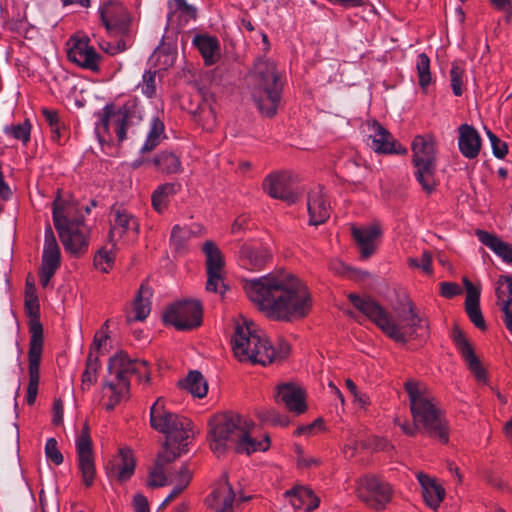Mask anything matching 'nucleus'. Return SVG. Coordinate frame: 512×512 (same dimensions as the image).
I'll return each mask as SVG.
<instances>
[{
	"label": "nucleus",
	"mask_w": 512,
	"mask_h": 512,
	"mask_svg": "<svg viewBox=\"0 0 512 512\" xmlns=\"http://www.w3.org/2000/svg\"><path fill=\"white\" fill-rule=\"evenodd\" d=\"M244 290L259 311L274 321L302 319L312 306L306 286L287 273L246 280Z\"/></svg>",
	"instance_id": "1"
},
{
	"label": "nucleus",
	"mask_w": 512,
	"mask_h": 512,
	"mask_svg": "<svg viewBox=\"0 0 512 512\" xmlns=\"http://www.w3.org/2000/svg\"><path fill=\"white\" fill-rule=\"evenodd\" d=\"M110 127H113L119 142L129 136L143 134L145 141L139 147L143 155L154 150L164 134V123L158 117H153L148 124L143 123L141 109L134 100L126 102L118 110H114L112 105L104 107L96 131L101 135V130L108 132Z\"/></svg>",
	"instance_id": "2"
},
{
	"label": "nucleus",
	"mask_w": 512,
	"mask_h": 512,
	"mask_svg": "<svg viewBox=\"0 0 512 512\" xmlns=\"http://www.w3.org/2000/svg\"><path fill=\"white\" fill-rule=\"evenodd\" d=\"M253 423L243 415L226 412L209 421L210 447L217 456L232 448L236 453L250 455L269 448V438L257 441L250 435Z\"/></svg>",
	"instance_id": "3"
},
{
	"label": "nucleus",
	"mask_w": 512,
	"mask_h": 512,
	"mask_svg": "<svg viewBox=\"0 0 512 512\" xmlns=\"http://www.w3.org/2000/svg\"><path fill=\"white\" fill-rule=\"evenodd\" d=\"M348 298L357 310L375 323L387 336L397 342H406V329H409L410 335H413L417 328H422V318L416 312V307L410 299L403 300L400 306L395 308L400 322L398 324L373 298L369 296L360 297L354 293H350Z\"/></svg>",
	"instance_id": "4"
},
{
	"label": "nucleus",
	"mask_w": 512,
	"mask_h": 512,
	"mask_svg": "<svg viewBox=\"0 0 512 512\" xmlns=\"http://www.w3.org/2000/svg\"><path fill=\"white\" fill-rule=\"evenodd\" d=\"M247 80L259 112L266 117H273L284 86L282 72L277 64L269 58L258 57L249 69Z\"/></svg>",
	"instance_id": "5"
},
{
	"label": "nucleus",
	"mask_w": 512,
	"mask_h": 512,
	"mask_svg": "<svg viewBox=\"0 0 512 512\" xmlns=\"http://www.w3.org/2000/svg\"><path fill=\"white\" fill-rule=\"evenodd\" d=\"M408 394L413 421L420 425L432 437L448 442L447 423L441 410L436 406L435 397L426 384L408 380L404 384Z\"/></svg>",
	"instance_id": "6"
},
{
	"label": "nucleus",
	"mask_w": 512,
	"mask_h": 512,
	"mask_svg": "<svg viewBox=\"0 0 512 512\" xmlns=\"http://www.w3.org/2000/svg\"><path fill=\"white\" fill-rule=\"evenodd\" d=\"M231 344L234 356L241 362L265 366L272 363L277 356L283 358L286 355V352L277 354L266 335L257 330L252 322L236 324Z\"/></svg>",
	"instance_id": "7"
},
{
	"label": "nucleus",
	"mask_w": 512,
	"mask_h": 512,
	"mask_svg": "<svg viewBox=\"0 0 512 512\" xmlns=\"http://www.w3.org/2000/svg\"><path fill=\"white\" fill-rule=\"evenodd\" d=\"M53 222L66 251L75 255L86 251L90 229L73 203L58 197L53 203Z\"/></svg>",
	"instance_id": "8"
},
{
	"label": "nucleus",
	"mask_w": 512,
	"mask_h": 512,
	"mask_svg": "<svg viewBox=\"0 0 512 512\" xmlns=\"http://www.w3.org/2000/svg\"><path fill=\"white\" fill-rule=\"evenodd\" d=\"M150 425L157 432L169 436L178 443H182L193 434L191 421L167 410L163 397L157 398L150 408Z\"/></svg>",
	"instance_id": "9"
},
{
	"label": "nucleus",
	"mask_w": 512,
	"mask_h": 512,
	"mask_svg": "<svg viewBox=\"0 0 512 512\" xmlns=\"http://www.w3.org/2000/svg\"><path fill=\"white\" fill-rule=\"evenodd\" d=\"M108 371L110 374L115 375L118 386H123L127 392H129L130 389V381L128 378L130 374H135L139 380L144 378L147 382L150 381L148 363L145 360L131 359L123 351L109 359Z\"/></svg>",
	"instance_id": "10"
},
{
	"label": "nucleus",
	"mask_w": 512,
	"mask_h": 512,
	"mask_svg": "<svg viewBox=\"0 0 512 512\" xmlns=\"http://www.w3.org/2000/svg\"><path fill=\"white\" fill-rule=\"evenodd\" d=\"M357 497L375 510L384 509L391 500L392 490L387 482L374 475H364L356 481Z\"/></svg>",
	"instance_id": "11"
},
{
	"label": "nucleus",
	"mask_w": 512,
	"mask_h": 512,
	"mask_svg": "<svg viewBox=\"0 0 512 512\" xmlns=\"http://www.w3.org/2000/svg\"><path fill=\"white\" fill-rule=\"evenodd\" d=\"M163 317L178 330H190L201 324L202 308L196 300H184L169 306Z\"/></svg>",
	"instance_id": "12"
},
{
	"label": "nucleus",
	"mask_w": 512,
	"mask_h": 512,
	"mask_svg": "<svg viewBox=\"0 0 512 512\" xmlns=\"http://www.w3.org/2000/svg\"><path fill=\"white\" fill-rule=\"evenodd\" d=\"M202 251L206 258L207 283L206 290L209 292L223 293L225 289L223 283L224 258L220 249L213 241H206L202 246Z\"/></svg>",
	"instance_id": "13"
},
{
	"label": "nucleus",
	"mask_w": 512,
	"mask_h": 512,
	"mask_svg": "<svg viewBox=\"0 0 512 512\" xmlns=\"http://www.w3.org/2000/svg\"><path fill=\"white\" fill-rule=\"evenodd\" d=\"M298 177L288 171L274 172L268 175L263 182V189L273 198L281 199L287 203H294L297 196L294 184Z\"/></svg>",
	"instance_id": "14"
},
{
	"label": "nucleus",
	"mask_w": 512,
	"mask_h": 512,
	"mask_svg": "<svg viewBox=\"0 0 512 512\" xmlns=\"http://www.w3.org/2000/svg\"><path fill=\"white\" fill-rule=\"evenodd\" d=\"M101 22L110 34L126 35L129 31V16L118 2L109 1L99 9Z\"/></svg>",
	"instance_id": "15"
},
{
	"label": "nucleus",
	"mask_w": 512,
	"mask_h": 512,
	"mask_svg": "<svg viewBox=\"0 0 512 512\" xmlns=\"http://www.w3.org/2000/svg\"><path fill=\"white\" fill-rule=\"evenodd\" d=\"M92 442L89 435V428L85 424L81 434L76 440L78 468L81 472L84 484L90 487L95 478V464L91 448Z\"/></svg>",
	"instance_id": "16"
},
{
	"label": "nucleus",
	"mask_w": 512,
	"mask_h": 512,
	"mask_svg": "<svg viewBox=\"0 0 512 512\" xmlns=\"http://www.w3.org/2000/svg\"><path fill=\"white\" fill-rule=\"evenodd\" d=\"M370 132L371 148L379 154L405 155L407 150L400 144H397L390 132L379 122L372 121L367 123Z\"/></svg>",
	"instance_id": "17"
},
{
	"label": "nucleus",
	"mask_w": 512,
	"mask_h": 512,
	"mask_svg": "<svg viewBox=\"0 0 512 512\" xmlns=\"http://www.w3.org/2000/svg\"><path fill=\"white\" fill-rule=\"evenodd\" d=\"M453 341L464 358L468 369L474 375L476 380L480 383L487 382V372L481 365L480 360L475 355L471 345L467 341L466 337L459 329H455L452 334Z\"/></svg>",
	"instance_id": "18"
},
{
	"label": "nucleus",
	"mask_w": 512,
	"mask_h": 512,
	"mask_svg": "<svg viewBox=\"0 0 512 512\" xmlns=\"http://www.w3.org/2000/svg\"><path fill=\"white\" fill-rule=\"evenodd\" d=\"M111 215L113 219L110 220L108 239L112 248L115 247L117 239L121 238L129 230H133L135 234L139 233L138 221L126 210L112 207Z\"/></svg>",
	"instance_id": "19"
},
{
	"label": "nucleus",
	"mask_w": 512,
	"mask_h": 512,
	"mask_svg": "<svg viewBox=\"0 0 512 512\" xmlns=\"http://www.w3.org/2000/svg\"><path fill=\"white\" fill-rule=\"evenodd\" d=\"M249 498L236 500L235 492L227 480L219 483V486L211 494L209 506L215 512H235L239 502L246 501Z\"/></svg>",
	"instance_id": "20"
},
{
	"label": "nucleus",
	"mask_w": 512,
	"mask_h": 512,
	"mask_svg": "<svg viewBox=\"0 0 512 512\" xmlns=\"http://www.w3.org/2000/svg\"><path fill=\"white\" fill-rule=\"evenodd\" d=\"M307 209L311 225H320L329 218L330 205L325 199L321 186H317L309 191Z\"/></svg>",
	"instance_id": "21"
},
{
	"label": "nucleus",
	"mask_w": 512,
	"mask_h": 512,
	"mask_svg": "<svg viewBox=\"0 0 512 512\" xmlns=\"http://www.w3.org/2000/svg\"><path fill=\"white\" fill-rule=\"evenodd\" d=\"M238 258L246 269L260 270L271 259V253L261 245L244 243L239 249Z\"/></svg>",
	"instance_id": "22"
},
{
	"label": "nucleus",
	"mask_w": 512,
	"mask_h": 512,
	"mask_svg": "<svg viewBox=\"0 0 512 512\" xmlns=\"http://www.w3.org/2000/svg\"><path fill=\"white\" fill-rule=\"evenodd\" d=\"M276 401L283 403L289 411L296 414L304 413L307 408L303 390L292 383L278 386Z\"/></svg>",
	"instance_id": "23"
},
{
	"label": "nucleus",
	"mask_w": 512,
	"mask_h": 512,
	"mask_svg": "<svg viewBox=\"0 0 512 512\" xmlns=\"http://www.w3.org/2000/svg\"><path fill=\"white\" fill-rule=\"evenodd\" d=\"M68 58L80 67L96 71L99 55L85 40H76L68 50Z\"/></svg>",
	"instance_id": "24"
},
{
	"label": "nucleus",
	"mask_w": 512,
	"mask_h": 512,
	"mask_svg": "<svg viewBox=\"0 0 512 512\" xmlns=\"http://www.w3.org/2000/svg\"><path fill=\"white\" fill-rule=\"evenodd\" d=\"M43 337H40V329L37 323L33 324L32 337L29 344V384L28 386L38 387L39 365L42 354Z\"/></svg>",
	"instance_id": "25"
},
{
	"label": "nucleus",
	"mask_w": 512,
	"mask_h": 512,
	"mask_svg": "<svg viewBox=\"0 0 512 512\" xmlns=\"http://www.w3.org/2000/svg\"><path fill=\"white\" fill-rule=\"evenodd\" d=\"M352 236L360 248L362 258L370 257L375 251L374 240L381 236V228L378 224L365 227L352 226Z\"/></svg>",
	"instance_id": "26"
},
{
	"label": "nucleus",
	"mask_w": 512,
	"mask_h": 512,
	"mask_svg": "<svg viewBox=\"0 0 512 512\" xmlns=\"http://www.w3.org/2000/svg\"><path fill=\"white\" fill-rule=\"evenodd\" d=\"M458 133V145L463 156L469 159L476 158L481 147L477 130L468 124H462L458 128Z\"/></svg>",
	"instance_id": "27"
},
{
	"label": "nucleus",
	"mask_w": 512,
	"mask_h": 512,
	"mask_svg": "<svg viewBox=\"0 0 512 512\" xmlns=\"http://www.w3.org/2000/svg\"><path fill=\"white\" fill-rule=\"evenodd\" d=\"M135 461L130 450L121 449L119 456L115 458L107 467V473L110 477L120 482L128 480L134 473Z\"/></svg>",
	"instance_id": "28"
},
{
	"label": "nucleus",
	"mask_w": 512,
	"mask_h": 512,
	"mask_svg": "<svg viewBox=\"0 0 512 512\" xmlns=\"http://www.w3.org/2000/svg\"><path fill=\"white\" fill-rule=\"evenodd\" d=\"M417 479L422 487L425 502L429 507L436 509L444 499L445 489L437 483L435 478L424 473H418Z\"/></svg>",
	"instance_id": "29"
},
{
	"label": "nucleus",
	"mask_w": 512,
	"mask_h": 512,
	"mask_svg": "<svg viewBox=\"0 0 512 512\" xmlns=\"http://www.w3.org/2000/svg\"><path fill=\"white\" fill-rule=\"evenodd\" d=\"M479 241L490 248L497 256L507 263H512V247L507 242L502 241L497 235L484 230H476Z\"/></svg>",
	"instance_id": "30"
},
{
	"label": "nucleus",
	"mask_w": 512,
	"mask_h": 512,
	"mask_svg": "<svg viewBox=\"0 0 512 512\" xmlns=\"http://www.w3.org/2000/svg\"><path fill=\"white\" fill-rule=\"evenodd\" d=\"M411 148L413 160H434L437 156L436 140L430 134L415 136Z\"/></svg>",
	"instance_id": "31"
},
{
	"label": "nucleus",
	"mask_w": 512,
	"mask_h": 512,
	"mask_svg": "<svg viewBox=\"0 0 512 512\" xmlns=\"http://www.w3.org/2000/svg\"><path fill=\"white\" fill-rule=\"evenodd\" d=\"M193 44L201 53L206 65H212L220 58L219 42L215 37L197 35L193 39Z\"/></svg>",
	"instance_id": "32"
},
{
	"label": "nucleus",
	"mask_w": 512,
	"mask_h": 512,
	"mask_svg": "<svg viewBox=\"0 0 512 512\" xmlns=\"http://www.w3.org/2000/svg\"><path fill=\"white\" fill-rule=\"evenodd\" d=\"M284 495L285 497L289 498L291 505L296 509L303 508L306 503V499H311V503L307 504L306 511H312L316 509L320 503L319 498L314 494V492L311 489L303 486H298L287 490Z\"/></svg>",
	"instance_id": "33"
},
{
	"label": "nucleus",
	"mask_w": 512,
	"mask_h": 512,
	"mask_svg": "<svg viewBox=\"0 0 512 512\" xmlns=\"http://www.w3.org/2000/svg\"><path fill=\"white\" fill-rule=\"evenodd\" d=\"M42 264L50 266L60 265V248L50 226H48L45 230V243L42 256Z\"/></svg>",
	"instance_id": "34"
},
{
	"label": "nucleus",
	"mask_w": 512,
	"mask_h": 512,
	"mask_svg": "<svg viewBox=\"0 0 512 512\" xmlns=\"http://www.w3.org/2000/svg\"><path fill=\"white\" fill-rule=\"evenodd\" d=\"M416 179L422 188L430 193L436 186L434 162H415Z\"/></svg>",
	"instance_id": "35"
},
{
	"label": "nucleus",
	"mask_w": 512,
	"mask_h": 512,
	"mask_svg": "<svg viewBox=\"0 0 512 512\" xmlns=\"http://www.w3.org/2000/svg\"><path fill=\"white\" fill-rule=\"evenodd\" d=\"M27 286H28V290L26 292L25 305L27 308L28 315L30 317L29 330H30V333L32 334L33 324L37 323L39 325V329H40V337H43V328H42V324L40 323V320H39L38 299L34 293L35 287H34V285L29 284V282H27Z\"/></svg>",
	"instance_id": "36"
},
{
	"label": "nucleus",
	"mask_w": 512,
	"mask_h": 512,
	"mask_svg": "<svg viewBox=\"0 0 512 512\" xmlns=\"http://www.w3.org/2000/svg\"><path fill=\"white\" fill-rule=\"evenodd\" d=\"M185 388L192 395L202 398L207 394L208 384L199 371H191L185 379Z\"/></svg>",
	"instance_id": "37"
},
{
	"label": "nucleus",
	"mask_w": 512,
	"mask_h": 512,
	"mask_svg": "<svg viewBox=\"0 0 512 512\" xmlns=\"http://www.w3.org/2000/svg\"><path fill=\"white\" fill-rule=\"evenodd\" d=\"M149 295V289L142 285L139 289L138 296L134 301L135 316L134 318H128L129 322L132 320L143 321L147 318L150 313V302L148 300Z\"/></svg>",
	"instance_id": "38"
},
{
	"label": "nucleus",
	"mask_w": 512,
	"mask_h": 512,
	"mask_svg": "<svg viewBox=\"0 0 512 512\" xmlns=\"http://www.w3.org/2000/svg\"><path fill=\"white\" fill-rule=\"evenodd\" d=\"M419 85L422 89H426L431 83L430 59L425 53L418 55L416 63Z\"/></svg>",
	"instance_id": "39"
},
{
	"label": "nucleus",
	"mask_w": 512,
	"mask_h": 512,
	"mask_svg": "<svg viewBox=\"0 0 512 512\" xmlns=\"http://www.w3.org/2000/svg\"><path fill=\"white\" fill-rule=\"evenodd\" d=\"M100 363H96V358L88 356L86 360V367L82 374V389H89L91 385L96 383L98 370L100 368Z\"/></svg>",
	"instance_id": "40"
},
{
	"label": "nucleus",
	"mask_w": 512,
	"mask_h": 512,
	"mask_svg": "<svg viewBox=\"0 0 512 512\" xmlns=\"http://www.w3.org/2000/svg\"><path fill=\"white\" fill-rule=\"evenodd\" d=\"M31 124L28 120L23 123L6 126L4 133L16 140L26 143L30 139Z\"/></svg>",
	"instance_id": "41"
},
{
	"label": "nucleus",
	"mask_w": 512,
	"mask_h": 512,
	"mask_svg": "<svg viewBox=\"0 0 512 512\" xmlns=\"http://www.w3.org/2000/svg\"><path fill=\"white\" fill-rule=\"evenodd\" d=\"M193 234H196V231L181 227L180 225H175L171 231V244L174 249L176 251H181L184 248L185 243Z\"/></svg>",
	"instance_id": "42"
},
{
	"label": "nucleus",
	"mask_w": 512,
	"mask_h": 512,
	"mask_svg": "<svg viewBox=\"0 0 512 512\" xmlns=\"http://www.w3.org/2000/svg\"><path fill=\"white\" fill-rule=\"evenodd\" d=\"M174 193V186L166 184L159 187L152 195V205L155 210L162 212L168 203V198Z\"/></svg>",
	"instance_id": "43"
},
{
	"label": "nucleus",
	"mask_w": 512,
	"mask_h": 512,
	"mask_svg": "<svg viewBox=\"0 0 512 512\" xmlns=\"http://www.w3.org/2000/svg\"><path fill=\"white\" fill-rule=\"evenodd\" d=\"M173 479L166 475V470L153 466L150 469L147 479V486L151 488H158L169 485Z\"/></svg>",
	"instance_id": "44"
},
{
	"label": "nucleus",
	"mask_w": 512,
	"mask_h": 512,
	"mask_svg": "<svg viewBox=\"0 0 512 512\" xmlns=\"http://www.w3.org/2000/svg\"><path fill=\"white\" fill-rule=\"evenodd\" d=\"M171 12L169 14V18H172L176 13H179L180 16L185 17V20L195 19L196 17V9L189 5L186 0H172L170 2Z\"/></svg>",
	"instance_id": "45"
},
{
	"label": "nucleus",
	"mask_w": 512,
	"mask_h": 512,
	"mask_svg": "<svg viewBox=\"0 0 512 512\" xmlns=\"http://www.w3.org/2000/svg\"><path fill=\"white\" fill-rule=\"evenodd\" d=\"M162 448L163 449L158 453L153 466L166 470V466L174 462L180 456V453L170 450L168 440L163 443Z\"/></svg>",
	"instance_id": "46"
},
{
	"label": "nucleus",
	"mask_w": 512,
	"mask_h": 512,
	"mask_svg": "<svg viewBox=\"0 0 512 512\" xmlns=\"http://www.w3.org/2000/svg\"><path fill=\"white\" fill-rule=\"evenodd\" d=\"M198 121L201 122L203 128L206 130H212L215 126L216 115L213 107L205 103L199 107V111L197 113Z\"/></svg>",
	"instance_id": "47"
},
{
	"label": "nucleus",
	"mask_w": 512,
	"mask_h": 512,
	"mask_svg": "<svg viewBox=\"0 0 512 512\" xmlns=\"http://www.w3.org/2000/svg\"><path fill=\"white\" fill-rule=\"evenodd\" d=\"M113 262L114 255L112 250H107L106 248L100 249L94 258L95 267L105 273L109 271V268L112 266Z\"/></svg>",
	"instance_id": "48"
},
{
	"label": "nucleus",
	"mask_w": 512,
	"mask_h": 512,
	"mask_svg": "<svg viewBox=\"0 0 512 512\" xmlns=\"http://www.w3.org/2000/svg\"><path fill=\"white\" fill-rule=\"evenodd\" d=\"M104 388H108L111 390V395L109 397L108 402L104 405L105 409L110 411L113 410L114 407L120 402L124 392H127L123 386H118L113 382H106L104 384Z\"/></svg>",
	"instance_id": "49"
},
{
	"label": "nucleus",
	"mask_w": 512,
	"mask_h": 512,
	"mask_svg": "<svg viewBox=\"0 0 512 512\" xmlns=\"http://www.w3.org/2000/svg\"><path fill=\"white\" fill-rule=\"evenodd\" d=\"M45 455L48 460L52 461L55 465H60L63 462V455L58 449L57 441L55 438H49L45 445Z\"/></svg>",
	"instance_id": "50"
},
{
	"label": "nucleus",
	"mask_w": 512,
	"mask_h": 512,
	"mask_svg": "<svg viewBox=\"0 0 512 512\" xmlns=\"http://www.w3.org/2000/svg\"><path fill=\"white\" fill-rule=\"evenodd\" d=\"M487 136L489 138L494 156L499 159L504 158L508 152L507 144L490 130H487Z\"/></svg>",
	"instance_id": "51"
},
{
	"label": "nucleus",
	"mask_w": 512,
	"mask_h": 512,
	"mask_svg": "<svg viewBox=\"0 0 512 512\" xmlns=\"http://www.w3.org/2000/svg\"><path fill=\"white\" fill-rule=\"evenodd\" d=\"M463 283L466 289L465 306L479 305L480 289L467 278L463 279Z\"/></svg>",
	"instance_id": "52"
},
{
	"label": "nucleus",
	"mask_w": 512,
	"mask_h": 512,
	"mask_svg": "<svg viewBox=\"0 0 512 512\" xmlns=\"http://www.w3.org/2000/svg\"><path fill=\"white\" fill-rule=\"evenodd\" d=\"M462 74V69L457 64L454 63L450 70V81L453 93L456 96L462 95Z\"/></svg>",
	"instance_id": "53"
},
{
	"label": "nucleus",
	"mask_w": 512,
	"mask_h": 512,
	"mask_svg": "<svg viewBox=\"0 0 512 512\" xmlns=\"http://www.w3.org/2000/svg\"><path fill=\"white\" fill-rule=\"evenodd\" d=\"M466 313L471 322L479 329L485 330L486 324L480 310V305L465 306Z\"/></svg>",
	"instance_id": "54"
},
{
	"label": "nucleus",
	"mask_w": 512,
	"mask_h": 512,
	"mask_svg": "<svg viewBox=\"0 0 512 512\" xmlns=\"http://www.w3.org/2000/svg\"><path fill=\"white\" fill-rule=\"evenodd\" d=\"M155 76L156 72L152 71H147L143 75L141 90L147 97H152L155 94Z\"/></svg>",
	"instance_id": "55"
},
{
	"label": "nucleus",
	"mask_w": 512,
	"mask_h": 512,
	"mask_svg": "<svg viewBox=\"0 0 512 512\" xmlns=\"http://www.w3.org/2000/svg\"><path fill=\"white\" fill-rule=\"evenodd\" d=\"M330 269L332 271H334L335 273L341 274V275L346 274V273H351L350 277H352L354 279H359L362 276L368 275L367 272H360V271L352 270V269H350L349 267H347L344 263H342L340 261L332 262L330 264Z\"/></svg>",
	"instance_id": "56"
},
{
	"label": "nucleus",
	"mask_w": 512,
	"mask_h": 512,
	"mask_svg": "<svg viewBox=\"0 0 512 512\" xmlns=\"http://www.w3.org/2000/svg\"><path fill=\"white\" fill-rule=\"evenodd\" d=\"M174 480L176 481V487H181L184 490L191 480V472L187 466H182L179 471L174 474Z\"/></svg>",
	"instance_id": "57"
},
{
	"label": "nucleus",
	"mask_w": 512,
	"mask_h": 512,
	"mask_svg": "<svg viewBox=\"0 0 512 512\" xmlns=\"http://www.w3.org/2000/svg\"><path fill=\"white\" fill-rule=\"evenodd\" d=\"M127 46H128L127 41L124 38H122V39L117 40L115 43L107 42L105 44H102L101 48L106 53H108L110 55H115L117 53H120V52H123L124 50H126Z\"/></svg>",
	"instance_id": "58"
},
{
	"label": "nucleus",
	"mask_w": 512,
	"mask_h": 512,
	"mask_svg": "<svg viewBox=\"0 0 512 512\" xmlns=\"http://www.w3.org/2000/svg\"><path fill=\"white\" fill-rule=\"evenodd\" d=\"M462 293L461 287L454 282L441 283V295L445 298H452Z\"/></svg>",
	"instance_id": "59"
},
{
	"label": "nucleus",
	"mask_w": 512,
	"mask_h": 512,
	"mask_svg": "<svg viewBox=\"0 0 512 512\" xmlns=\"http://www.w3.org/2000/svg\"><path fill=\"white\" fill-rule=\"evenodd\" d=\"M263 420L270 421L273 424L286 426L288 425V420L286 417L281 416L278 412L274 410H267L263 413Z\"/></svg>",
	"instance_id": "60"
},
{
	"label": "nucleus",
	"mask_w": 512,
	"mask_h": 512,
	"mask_svg": "<svg viewBox=\"0 0 512 512\" xmlns=\"http://www.w3.org/2000/svg\"><path fill=\"white\" fill-rule=\"evenodd\" d=\"M42 113L45 117V120L49 123L51 129L55 133H59L60 126L57 112L48 109H43Z\"/></svg>",
	"instance_id": "61"
},
{
	"label": "nucleus",
	"mask_w": 512,
	"mask_h": 512,
	"mask_svg": "<svg viewBox=\"0 0 512 512\" xmlns=\"http://www.w3.org/2000/svg\"><path fill=\"white\" fill-rule=\"evenodd\" d=\"M157 168L168 174L178 173L181 171L180 162H155Z\"/></svg>",
	"instance_id": "62"
},
{
	"label": "nucleus",
	"mask_w": 512,
	"mask_h": 512,
	"mask_svg": "<svg viewBox=\"0 0 512 512\" xmlns=\"http://www.w3.org/2000/svg\"><path fill=\"white\" fill-rule=\"evenodd\" d=\"M135 512H149L148 501L145 496L137 494L134 497Z\"/></svg>",
	"instance_id": "63"
},
{
	"label": "nucleus",
	"mask_w": 512,
	"mask_h": 512,
	"mask_svg": "<svg viewBox=\"0 0 512 512\" xmlns=\"http://www.w3.org/2000/svg\"><path fill=\"white\" fill-rule=\"evenodd\" d=\"M53 411V423L59 425L63 421V406L61 400L54 402Z\"/></svg>",
	"instance_id": "64"
}]
</instances>
